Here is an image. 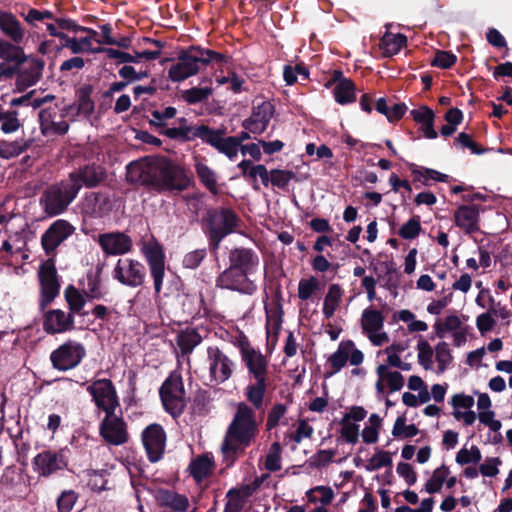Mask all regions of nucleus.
<instances>
[{"mask_svg": "<svg viewBox=\"0 0 512 512\" xmlns=\"http://www.w3.org/2000/svg\"><path fill=\"white\" fill-rule=\"evenodd\" d=\"M257 433L258 424L254 410L246 403H239L221 446L228 464L234 461L238 451L250 445Z\"/></svg>", "mask_w": 512, "mask_h": 512, "instance_id": "obj_1", "label": "nucleus"}, {"mask_svg": "<svg viewBox=\"0 0 512 512\" xmlns=\"http://www.w3.org/2000/svg\"><path fill=\"white\" fill-rule=\"evenodd\" d=\"M239 348L242 361L252 379L245 388V396L255 408H260L269 385V360L248 341H242Z\"/></svg>", "mask_w": 512, "mask_h": 512, "instance_id": "obj_2", "label": "nucleus"}, {"mask_svg": "<svg viewBox=\"0 0 512 512\" xmlns=\"http://www.w3.org/2000/svg\"><path fill=\"white\" fill-rule=\"evenodd\" d=\"M223 55L212 50L190 47L181 52L168 69V77L172 82H181L194 76L203 65L213 61H222Z\"/></svg>", "mask_w": 512, "mask_h": 512, "instance_id": "obj_3", "label": "nucleus"}, {"mask_svg": "<svg viewBox=\"0 0 512 512\" xmlns=\"http://www.w3.org/2000/svg\"><path fill=\"white\" fill-rule=\"evenodd\" d=\"M417 360L424 370H434L443 374L452 364L453 356L448 343L442 341L432 347L425 339H420L416 346Z\"/></svg>", "mask_w": 512, "mask_h": 512, "instance_id": "obj_4", "label": "nucleus"}, {"mask_svg": "<svg viewBox=\"0 0 512 512\" xmlns=\"http://www.w3.org/2000/svg\"><path fill=\"white\" fill-rule=\"evenodd\" d=\"M78 194V186L67 180L52 185L41 196L40 203L49 216L63 213Z\"/></svg>", "mask_w": 512, "mask_h": 512, "instance_id": "obj_5", "label": "nucleus"}, {"mask_svg": "<svg viewBox=\"0 0 512 512\" xmlns=\"http://www.w3.org/2000/svg\"><path fill=\"white\" fill-rule=\"evenodd\" d=\"M155 185L157 188L169 191H183L191 183L185 169L166 159L158 160L156 167Z\"/></svg>", "mask_w": 512, "mask_h": 512, "instance_id": "obj_6", "label": "nucleus"}, {"mask_svg": "<svg viewBox=\"0 0 512 512\" xmlns=\"http://www.w3.org/2000/svg\"><path fill=\"white\" fill-rule=\"evenodd\" d=\"M140 250L148 264L155 294L158 295L162 290L165 277V253L163 247L154 238H151L141 243Z\"/></svg>", "mask_w": 512, "mask_h": 512, "instance_id": "obj_7", "label": "nucleus"}, {"mask_svg": "<svg viewBox=\"0 0 512 512\" xmlns=\"http://www.w3.org/2000/svg\"><path fill=\"white\" fill-rule=\"evenodd\" d=\"M160 397L164 408L172 416H178L185 407V391L182 378L178 373H172L160 388Z\"/></svg>", "mask_w": 512, "mask_h": 512, "instance_id": "obj_8", "label": "nucleus"}, {"mask_svg": "<svg viewBox=\"0 0 512 512\" xmlns=\"http://www.w3.org/2000/svg\"><path fill=\"white\" fill-rule=\"evenodd\" d=\"M50 105L39 111L40 130L44 136L64 135L69 130V123L65 120L68 114L67 107Z\"/></svg>", "mask_w": 512, "mask_h": 512, "instance_id": "obj_9", "label": "nucleus"}, {"mask_svg": "<svg viewBox=\"0 0 512 512\" xmlns=\"http://www.w3.org/2000/svg\"><path fill=\"white\" fill-rule=\"evenodd\" d=\"M86 356L84 345L75 340H68L56 348L50 355L54 368L67 371L75 368Z\"/></svg>", "mask_w": 512, "mask_h": 512, "instance_id": "obj_10", "label": "nucleus"}, {"mask_svg": "<svg viewBox=\"0 0 512 512\" xmlns=\"http://www.w3.org/2000/svg\"><path fill=\"white\" fill-rule=\"evenodd\" d=\"M113 277L124 286L136 288L145 282L146 268L136 259L120 258L113 269Z\"/></svg>", "mask_w": 512, "mask_h": 512, "instance_id": "obj_11", "label": "nucleus"}, {"mask_svg": "<svg viewBox=\"0 0 512 512\" xmlns=\"http://www.w3.org/2000/svg\"><path fill=\"white\" fill-rule=\"evenodd\" d=\"M208 223L213 248L217 249L221 240L234 231L238 218L229 209L214 210L209 212Z\"/></svg>", "mask_w": 512, "mask_h": 512, "instance_id": "obj_12", "label": "nucleus"}, {"mask_svg": "<svg viewBox=\"0 0 512 512\" xmlns=\"http://www.w3.org/2000/svg\"><path fill=\"white\" fill-rule=\"evenodd\" d=\"M385 317L381 311L368 307L363 310L360 318L362 332L374 346H382L389 342L384 331Z\"/></svg>", "mask_w": 512, "mask_h": 512, "instance_id": "obj_13", "label": "nucleus"}, {"mask_svg": "<svg viewBox=\"0 0 512 512\" xmlns=\"http://www.w3.org/2000/svg\"><path fill=\"white\" fill-rule=\"evenodd\" d=\"M364 361V354L359 350L352 340H342L334 353H332L327 363L331 368L329 375L338 373L346 364L358 367Z\"/></svg>", "mask_w": 512, "mask_h": 512, "instance_id": "obj_14", "label": "nucleus"}, {"mask_svg": "<svg viewBox=\"0 0 512 512\" xmlns=\"http://www.w3.org/2000/svg\"><path fill=\"white\" fill-rule=\"evenodd\" d=\"M34 471L42 477H49L67 467V456L64 449L44 450L33 458Z\"/></svg>", "mask_w": 512, "mask_h": 512, "instance_id": "obj_15", "label": "nucleus"}, {"mask_svg": "<svg viewBox=\"0 0 512 512\" xmlns=\"http://www.w3.org/2000/svg\"><path fill=\"white\" fill-rule=\"evenodd\" d=\"M207 364L210 380L216 384L227 381L234 368V363L217 346L207 348Z\"/></svg>", "mask_w": 512, "mask_h": 512, "instance_id": "obj_16", "label": "nucleus"}, {"mask_svg": "<svg viewBox=\"0 0 512 512\" xmlns=\"http://www.w3.org/2000/svg\"><path fill=\"white\" fill-rule=\"evenodd\" d=\"M100 435L108 444L115 446L123 445L129 440L127 425L115 412L105 415L100 424Z\"/></svg>", "mask_w": 512, "mask_h": 512, "instance_id": "obj_17", "label": "nucleus"}, {"mask_svg": "<svg viewBox=\"0 0 512 512\" xmlns=\"http://www.w3.org/2000/svg\"><path fill=\"white\" fill-rule=\"evenodd\" d=\"M87 391L92 395L95 405L106 414L115 412V409L119 406L116 391L110 380L94 381L87 387Z\"/></svg>", "mask_w": 512, "mask_h": 512, "instance_id": "obj_18", "label": "nucleus"}, {"mask_svg": "<svg viewBox=\"0 0 512 512\" xmlns=\"http://www.w3.org/2000/svg\"><path fill=\"white\" fill-rule=\"evenodd\" d=\"M249 274L236 269L231 265L223 271L217 279V286L223 289L238 291L245 294H252L256 290V285L250 279Z\"/></svg>", "mask_w": 512, "mask_h": 512, "instance_id": "obj_19", "label": "nucleus"}, {"mask_svg": "<svg viewBox=\"0 0 512 512\" xmlns=\"http://www.w3.org/2000/svg\"><path fill=\"white\" fill-rule=\"evenodd\" d=\"M75 228L66 220L54 221L41 237L42 247L47 255L55 252L58 246L70 237Z\"/></svg>", "mask_w": 512, "mask_h": 512, "instance_id": "obj_20", "label": "nucleus"}, {"mask_svg": "<svg viewBox=\"0 0 512 512\" xmlns=\"http://www.w3.org/2000/svg\"><path fill=\"white\" fill-rule=\"evenodd\" d=\"M142 442L148 458L152 462L158 461L165 449L166 435L158 424H151L142 432Z\"/></svg>", "mask_w": 512, "mask_h": 512, "instance_id": "obj_21", "label": "nucleus"}, {"mask_svg": "<svg viewBox=\"0 0 512 512\" xmlns=\"http://www.w3.org/2000/svg\"><path fill=\"white\" fill-rule=\"evenodd\" d=\"M159 159H141L127 166L126 178L132 183L155 185Z\"/></svg>", "mask_w": 512, "mask_h": 512, "instance_id": "obj_22", "label": "nucleus"}, {"mask_svg": "<svg viewBox=\"0 0 512 512\" xmlns=\"http://www.w3.org/2000/svg\"><path fill=\"white\" fill-rule=\"evenodd\" d=\"M452 416L456 421L462 422L465 426H471L477 419L476 412L472 409L475 400L471 395L465 393L454 394L450 401Z\"/></svg>", "mask_w": 512, "mask_h": 512, "instance_id": "obj_23", "label": "nucleus"}, {"mask_svg": "<svg viewBox=\"0 0 512 512\" xmlns=\"http://www.w3.org/2000/svg\"><path fill=\"white\" fill-rule=\"evenodd\" d=\"M198 135L208 144L216 148L219 152L233 159L238 154L237 142L234 137H225L219 130H211L208 127H201Z\"/></svg>", "mask_w": 512, "mask_h": 512, "instance_id": "obj_24", "label": "nucleus"}, {"mask_svg": "<svg viewBox=\"0 0 512 512\" xmlns=\"http://www.w3.org/2000/svg\"><path fill=\"white\" fill-rule=\"evenodd\" d=\"M39 278L42 291L41 304L42 306H45L54 300L58 295L60 288L56 268L52 262H46L41 265Z\"/></svg>", "mask_w": 512, "mask_h": 512, "instance_id": "obj_25", "label": "nucleus"}, {"mask_svg": "<svg viewBox=\"0 0 512 512\" xmlns=\"http://www.w3.org/2000/svg\"><path fill=\"white\" fill-rule=\"evenodd\" d=\"M367 415L366 410L360 406H352L340 421V433L346 442L355 444L359 439V425L356 422L362 421Z\"/></svg>", "mask_w": 512, "mask_h": 512, "instance_id": "obj_26", "label": "nucleus"}, {"mask_svg": "<svg viewBox=\"0 0 512 512\" xmlns=\"http://www.w3.org/2000/svg\"><path fill=\"white\" fill-rule=\"evenodd\" d=\"M74 327L73 315L68 312L53 309L45 313L43 328L49 334L64 333L73 330Z\"/></svg>", "mask_w": 512, "mask_h": 512, "instance_id": "obj_27", "label": "nucleus"}, {"mask_svg": "<svg viewBox=\"0 0 512 512\" xmlns=\"http://www.w3.org/2000/svg\"><path fill=\"white\" fill-rule=\"evenodd\" d=\"M273 106L270 102H263L253 109L251 116L243 122V127L254 134L263 133L273 116Z\"/></svg>", "mask_w": 512, "mask_h": 512, "instance_id": "obj_28", "label": "nucleus"}, {"mask_svg": "<svg viewBox=\"0 0 512 512\" xmlns=\"http://www.w3.org/2000/svg\"><path fill=\"white\" fill-rule=\"evenodd\" d=\"M105 178L104 169L100 166H85L69 174L68 181L71 185L78 186V192L83 186L94 187Z\"/></svg>", "mask_w": 512, "mask_h": 512, "instance_id": "obj_29", "label": "nucleus"}, {"mask_svg": "<svg viewBox=\"0 0 512 512\" xmlns=\"http://www.w3.org/2000/svg\"><path fill=\"white\" fill-rule=\"evenodd\" d=\"M99 245L108 255H123L132 249V240L124 233H107L99 237Z\"/></svg>", "mask_w": 512, "mask_h": 512, "instance_id": "obj_30", "label": "nucleus"}, {"mask_svg": "<svg viewBox=\"0 0 512 512\" xmlns=\"http://www.w3.org/2000/svg\"><path fill=\"white\" fill-rule=\"evenodd\" d=\"M260 485L261 480H254L252 483L230 489L227 493L228 502L224 512H239L246 500L257 491Z\"/></svg>", "mask_w": 512, "mask_h": 512, "instance_id": "obj_31", "label": "nucleus"}, {"mask_svg": "<svg viewBox=\"0 0 512 512\" xmlns=\"http://www.w3.org/2000/svg\"><path fill=\"white\" fill-rule=\"evenodd\" d=\"M377 381L376 390L384 393L388 388L391 392L400 391L404 386V377L398 371L389 368L387 365H378L376 368Z\"/></svg>", "mask_w": 512, "mask_h": 512, "instance_id": "obj_32", "label": "nucleus"}, {"mask_svg": "<svg viewBox=\"0 0 512 512\" xmlns=\"http://www.w3.org/2000/svg\"><path fill=\"white\" fill-rule=\"evenodd\" d=\"M27 66L18 71L17 86L27 88L34 85L42 76L45 62L42 59L27 56Z\"/></svg>", "mask_w": 512, "mask_h": 512, "instance_id": "obj_33", "label": "nucleus"}, {"mask_svg": "<svg viewBox=\"0 0 512 512\" xmlns=\"http://www.w3.org/2000/svg\"><path fill=\"white\" fill-rule=\"evenodd\" d=\"M332 82L335 84L333 94L338 104L346 105L356 100L354 83L350 79L343 78L340 71L334 72Z\"/></svg>", "mask_w": 512, "mask_h": 512, "instance_id": "obj_34", "label": "nucleus"}, {"mask_svg": "<svg viewBox=\"0 0 512 512\" xmlns=\"http://www.w3.org/2000/svg\"><path fill=\"white\" fill-rule=\"evenodd\" d=\"M230 265L252 275L259 265L258 256L248 249H234L229 255Z\"/></svg>", "mask_w": 512, "mask_h": 512, "instance_id": "obj_35", "label": "nucleus"}, {"mask_svg": "<svg viewBox=\"0 0 512 512\" xmlns=\"http://www.w3.org/2000/svg\"><path fill=\"white\" fill-rule=\"evenodd\" d=\"M0 31L15 44L22 43L25 38L21 23L9 12H0Z\"/></svg>", "mask_w": 512, "mask_h": 512, "instance_id": "obj_36", "label": "nucleus"}, {"mask_svg": "<svg viewBox=\"0 0 512 512\" xmlns=\"http://www.w3.org/2000/svg\"><path fill=\"white\" fill-rule=\"evenodd\" d=\"M0 59L5 64L14 63L17 71L18 67L26 62L27 55L19 44L0 39Z\"/></svg>", "mask_w": 512, "mask_h": 512, "instance_id": "obj_37", "label": "nucleus"}, {"mask_svg": "<svg viewBox=\"0 0 512 512\" xmlns=\"http://www.w3.org/2000/svg\"><path fill=\"white\" fill-rule=\"evenodd\" d=\"M456 225L467 233L478 230V210L474 206H461L455 212Z\"/></svg>", "mask_w": 512, "mask_h": 512, "instance_id": "obj_38", "label": "nucleus"}, {"mask_svg": "<svg viewBox=\"0 0 512 512\" xmlns=\"http://www.w3.org/2000/svg\"><path fill=\"white\" fill-rule=\"evenodd\" d=\"M156 499L161 506L173 509L177 512H185L189 506V501L186 496L171 490H159Z\"/></svg>", "mask_w": 512, "mask_h": 512, "instance_id": "obj_39", "label": "nucleus"}, {"mask_svg": "<svg viewBox=\"0 0 512 512\" xmlns=\"http://www.w3.org/2000/svg\"><path fill=\"white\" fill-rule=\"evenodd\" d=\"M77 29L78 32L85 33V35L79 38L73 37V40H67L66 48L70 49L73 54L85 53L92 50V43L97 36V31L82 26Z\"/></svg>", "mask_w": 512, "mask_h": 512, "instance_id": "obj_40", "label": "nucleus"}, {"mask_svg": "<svg viewBox=\"0 0 512 512\" xmlns=\"http://www.w3.org/2000/svg\"><path fill=\"white\" fill-rule=\"evenodd\" d=\"M266 310V333L269 339L276 340L282 324V310L278 303H271L265 306Z\"/></svg>", "mask_w": 512, "mask_h": 512, "instance_id": "obj_41", "label": "nucleus"}, {"mask_svg": "<svg viewBox=\"0 0 512 512\" xmlns=\"http://www.w3.org/2000/svg\"><path fill=\"white\" fill-rule=\"evenodd\" d=\"M343 294L344 291L339 284L329 286L322 308V313L326 319H330L334 316L337 308L341 304Z\"/></svg>", "mask_w": 512, "mask_h": 512, "instance_id": "obj_42", "label": "nucleus"}, {"mask_svg": "<svg viewBox=\"0 0 512 512\" xmlns=\"http://www.w3.org/2000/svg\"><path fill=\"white\" fill-rule=\"evenodd\" d=\"M54 96L51 94H47L43 97H40L36 94L35 91H31L23 96L13 98L10 102L11 106H26L31 107L32 109L41 108L44 104L49 102H53Z\"/></svg>", "mask_w": 512, "mask_h": 512, "instance_id": "obj_43", "label": "nucleus"}, {"mask_svg": "<svg viewBox=\"0 0 512 512\" xmlns=\"http://www.w3.org/2000/svg\"><path fill=\"white\" fill-rule=\"evenodd\" d=\"M65 299L69 306V314L73 315V318L75 315H85L86 313L83 312V308L86 303L85 296L74 286L70 285L68 286L64 291Z\"/></svg>", "mask_w": 512, "mask_h": 512, "instance_id": "obj_44", "label": "nucleus"}, {"mask_svg": "<svg viewBox=\"0 0 512 512\" xmlns=\"http://www.w3.org/2000/svg\"><path fill=\"white\" fill-rule=\"evenodd\" d=\"M29 140L18 139L15 141L0 142V157L3 159H11L19 156L30 146Z\"/></svg>", "mask_w": 512, "mask_h": 512, "instance_id": "obj_45", "label": "nucleus"}, {"mask_svg": "<svg viewBox=\"0 0 512 512\" xmlns=\"http://www.w3.org/2000/svg\"><path fill=\"white\" fill-rule=\"evenodd\" d=\"M407 38L403 34H392L386 32L381 39V47L384 54L392 56L397 54L405 46Z\"/></svg>", "mask_w": 512, "mask_h": 512, "instance_id": "obj_46", "label": "nucleus"}, {"mask_svg": "<svg viewBox=\"0 0 512 512\" xmlns=\"http://www.w3.org/2000/svg\"><path fill=\"white\" fill-rule=\"evenodd\" d=\"M449 474V468L445 465H441L440 467L436 468L432 472L430 478L425 483L424 490L429 494L439 492L442 489V486L445 483Z\"/></svg>", "mask_w": 512, "mask_h": 512, "instance_id": "obj_47", "label": "nucleus"}, {"mask_svg": "<svg viewBox=\"0 0 512 512\" xmlns=\"http://www.w3.org/2000/svg\"><path fill=\"white\" fill-rule=\"evenodd\" d=\"M382 425V419L378 414H371L368 423L362 430L361 437L364 443H376L379 439V432Z\"/></svg>", "mask_w": 512, "mask_h": 512, "instance_id": "obj_48", "label": "nucleus"}, {"mask_svg": "<svg viewBox=\"0 0 512 512\" xmlns=\"http://www.w3.org/2000/svg\"><path fill=\"white\" fill-rule=\"evenodd\" d=\"M306 495L309 502L314 504L320 503L321 506L330 504L335 497L332 488L327 486H316L311 488L307 491Z\"/></svg>", "mask_w": 512, "mask_h": 512, "instance_id": "obj_49", "label": "nucleus"}, {"mask_svg": "<svg viewBox=\"0 0 512 512\" xmlns=\"http://www.w3.org/2000/svg\"><path fill=\"white\" fill-rule=\"evenodd\" d=\"M212 468L213 462L208 456L198 457L190 464L191 474L197 481L206 478L211 473Z\"/></svg>", "mask_w": 512, "mask_h": 512, "instance_id": "obj_50", "label": "nucleus"}, {"mask_svg": "<svg viewBox=\"0 0 512 512\" xmlns=\"http://www.w3.org/2000/svg\"><path fill=\"white\" fill-rule=\"evenodd\" d=\"M200 181L212 192H217V177L215 172L205 163L198 161L195 165Z\"/></svg>", "mask_w": 512, "mask_h": 512, "instance_id": "obj_51", "label": "nucleus"}, {"mask_svg": "<svg viewBox=\"0 0 512 512\" xmlns=\"http://www.w3.org/2000/svg\"><path fill=\"white\" fill-rule=\"evenodd\" d=\"M201 342V336L195 331H185L178 335L177 343L183 353L191 352Z\"/></svg>", "mask_w": 512, "mask_h": 512, "instance_id": "obj_52", "label": "nucleus"}, {"mask_svg": "<svg viewBox=\"0 0 512 512\" xmlns=\"http://www.w3.org/2000/svg\"><path fill=\"white\" fill-rule=\"evenodd\" d=\"M26 246V237L24 233L16 232L11 234L3 242L2 249L10 254L20 253Z\"/></svg>", "mask_w": 512, "mask_h": 512, "instance_id": "obj_53", "label": "nucleus"}, {"mask_svg": "<svg viewBox=\"0 0 512 512\" xmlns=\"http://www.w3.org/2000/svg\"><path fill=\"white\" fill-rule=\"evenodd\" d=\"M482 455L481 451L477 446H471L469 449L462 448L460 449L456 454V462L459 465H466V464H477L481 461Z\"/></svg>", "mask_w": 512, "mask_h": 512, "instance_id": "obj_54", "label": "nucleus"}, {"mask_svg": "<svg viewBox=\"0 0 512 512\" xmlns=\"http://www.w3.org/2000/svg\"><path fill=\"white\" fill-rule=\"evenodd\" d=\"M419 430L414 424L406 425L405 418L398 417L392 429L394 437L411 438L418 434Z\"/></svg>", "mask_w": 512, "mask_h": 512, "instance_id": "obj_55", "label": "nucleus"}, {"mask_svg": "<svg viewBox=\"0 0 512 512\" xmlns=\"http://www.w3.org/2000/svg\"><path fill=\"white\" fill-rule=\"evenodd\" d=\"M91 90L89 88H83L78 94L77 108L78 113L88 117L94 111V102L90 96Z\"/></svg>", "mask_w": 512, "mask_h": 512, "instance_id": "obj_56", "label": "nucleus"}, {"mask_svg": "<svg viewBox=\"0 0 512 512\" xmlns=\"http://www.w3.org/2000/svg\"><path fill=\"white\" fill-rule=\"evenodd\" d=\"M421 231L420 218L418 216L412 217L406 223H404L399 229V236L403 239L410 240L415 239Z\"/></svg>", "mask_w": 512, "mask_h": 512, "instance_id": "obj_57", "label": "nucleus"}, {"mask_svg": "<svg viewBox=\"0 0 512 512\" xmlns=\"http://www.w3.org/2000/svg\"><path fill=\"white\" fill-rule=\"evenodd\" d=\"M461 324L462 322L457 315H449L443 320V322L438 323L435 326L436 334L438 337L442 338L448 332L457 331Z\"/></svg>", "mask_w": 512, "mask_h": 512, "instance_id": "obj_58", "label": "nucleus"}, {"mask_svg": "<svg viewBox=\"0 0 512 512\" xmlns=\"http://www.w3.org/2000/svg\"><path fill=\"white\" fill-rule=\"evenodd\" d=\"M318 288L319 282L315 277L301 279L298 284V297L301 300H308Z\"/></svg>", "mask_w": 512, "mask_h": 512, "instance_id": "obj_59", "label": "nucleus"}, {"mask_svg": "<svg viewBox=\"0 0 512 512\" xmlns=\"http://www.w3.org/2000/svg\"><path fill=\"white\" fill-rule=\"evenodd\" d=\"M265 468L269 471H278L281 469V446L274 442L269 449L265 460Z\"/></svg>", "mask_w": 512, "mask_h": 512, "instance_id": "obj_60", "label": "nucleus"}, {"mask_svg": "<svg viewBox=\"0 0 512 512\" xmlns=\"http://www.w3.org/2000/svg\"><path fill=\"white\" fill-rule=\"evenodd\" d=\"M21 127L16 111L3 112L1 120V131L5 134L16 132Z\"/></svg>", "mask_w": 512, "mask_h": 512, "instance_id": "obj_61", "label": "nucleus"}, {"mask_svg": "<svg viewBox=\"0 0 512 512\" xmlns=\"http://www.w3.org/2000/svg\"><path fill=\"white\" fill-rule=\"evenodd\" d=\"M105 292L101 286L99 275H88L85 295L88 299H100Z\"/></svg>", "mask_w": 512, "mask_h": 512, "instance_id": "obj_62", "label": "nucleus"}, {"mask_svg": "<svg viewBox=\"0 0 512 512\" xmlns=\"http://www.w3.org/2000/svg\"><path fill=\"white\" fill-rule=\"evenodd\" d=\"M212 94V89L209 87H193L183 92V98L190 104L201 102L207 99Z\"/></svg>", "mask_w": 512, "mask_h": 512, "instance_id": "obj_63", "label": "nucleus"}, {"mask_svg": "<svg viewBox=\"0 0 512 512\" xmlns=\"http://www.w3.org/2000/svg\"><path fill=\"white\" fill-rule=\"evenodd\" d=\"M287 412V407L285 404L277 403L275 404L268 413L266 426L268 430L276 427L281 419L285 416Z\"/></svg>", "mask_w": 512, "mask_h": 512, "instance_id": "obj_64", "label": "nucleus"}]
</instances>
